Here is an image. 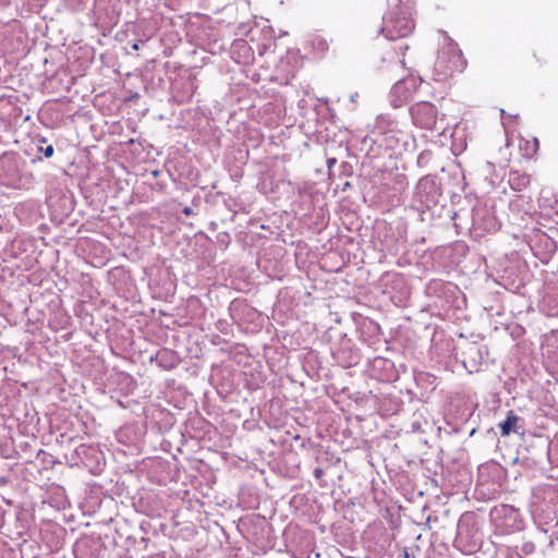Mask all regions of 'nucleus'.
<instances>
[{"mask_svg":"<svg viewBox=\"0 0 558 558\" xmlns=\"http://www.w3.org/2000/svg\"><path fill=\"white\" fill-rule=\"evenodd\" d=\"M468 61L464 58L459 45L446 36V43L438 50L434 68L433 80L440 83H447L457 75L464 72Z\"/></svg>","mask_w":558,"mask_h":558,"instance_id":"obj_1","label":"nucleus"},{"mask_svg":"<svg viewBox=\"0 0 558 558\" xmlns=\"http://www.w3.org/2000/svg\"><path fill=\"white\" fill-rule=\"evenodd\" d=\"M413 8L410 0H400V4L384 17L381 32L388 39L405 38L414 32Z\"/></svg>","mask_w":558,"mask_h":558,"instance_id":"obj_2","label":"nucleus"},{"mask_svg":"<svg viewBox=\"0 0 558 558\" xmlns=\"http://www.w3.org/2000/svg\"><path fill=\"white\" fill-rule=\"evenodd\" d=\"M411 116L414 123L423 129L432 130L436 124V107L430 102H417L411 108Z\"/></svg>","mask_w":558,"mask_h":558,"instance_id":"obj_3","label":"nucleus"},{"mask_svg":"<svg viewBox=\"0 0 558 558\" xmlns=\"http://www.w3.org/2000/svg\"><path fill=\"white\" fill-rule=\"evenodd\" d=\"M520 422L522 418L513 411H509L507 418L499 424L501 436H508L510 433L523 434V428L519 425Z\"/></svg>","mask_w":558,"mask_h":558,"instance_id":"obj_4","label":"nucleus"},{"mask_svg":"<svg viewBox=\"0 0 558 558\" xmlns=\"http://www.w3.org/2000/svg\"><path fill=\"white\" fill-rule=\"evenodd\" d=\"M391 95L392 104L396 108L403 106L412 98V92L407 87L404 82H398L393 85Z\"/></svg>","mask_w":558,"mask_h":558,"instance_id":"obj_5","label":"nucleus"},{"mask_svg":"<svg viewBox=\"0 0 558 558\" xmlns=\"http://www.w3.org/2000/svg\"><path fill=\"white\" fill-rule=\"evenodd\" d=\"M509 185L513 191H524L531 183L530 174L519 170H511L509 173Z\"/></svg>","mask_w":558,"mask_h":558,"instance_id":"obj_6","label":"nucleus"},{"mask_svg":"<svg viewBox=\"0 0 558 558\" xmlns=\"http://www.w3.org/2000/svg\"><path fill=\"white\" fill-rule=\"evenodd\" d=\"M53 147L51 145L47 146L44 150L45 157L50 158L53 155Z\"/></svg>","mask_w":558,"mask_h":558,"instance_id":"obj_7","label":"nucleus"},{"mask_svg":"<svg viewBox=\"0 0 558 558\" xmlns=\"http://www.w3.org/2000/svg\"><path fill=\"white\" fill-rule=\"evenodd\" d=\"M336 163V159L335 158H330L327 160V166L329 169L332 168V166Z\"/></svg>","mask_w":558,"mask_h":558,"instance_id":"obj_8","label":"nucleus"},{"mask_svg":"<svg viewBox=\"0 0 558 558\" xmlns=\"http://www.w3.org/2000/svg\"><path fill=\"white\" fill-rule=\"evenodd\" d=\"M183 213H184L186 216H190V215H192V209H191L190 207H185V208L183 209Z\"/></svg>","mask_w":558,"mask_h":558,"instance_id":"obj_9","label":"nucleus"},{"mask_svg":"<svg viewBox=\"0 0 558 558\" xmlns=\"http://www.w3.org/2000/svg\"><path fill=\"white\" fill-rule=\"evenodd\" d=\"M132 48H133L134 50H138V49H140V45H138V43L133 44Z\"/></svg>","mask_w":558,"mask_h":558,"instance_id":"obj_10","label":"nucleus"},{"mask_svg":"<svg viewBox=\"0 0 558 558\" xmlns=\"http://www.w3.org/2000/svg\"><path fill=\"white\" fill-rule=\"evenodd\" d=\"M320 473H322V470H320V469H316V470H315V475H316V477H319Z\"/></svg>","mask_w":558,"mask_h":558,"instance_id":"obj_11","label":"nucleus"}]
</instances>
